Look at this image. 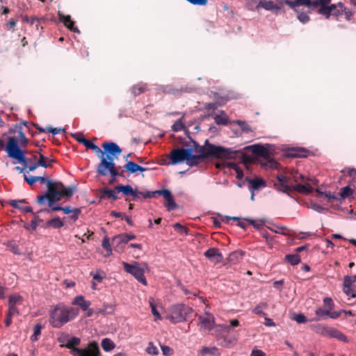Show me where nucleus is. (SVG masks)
Segmentation results:
<instances>
[{
    "label": "nucleus",
    "instance_id": "obj_1",
    "mask_svg": "<svg viewBox=\"0 0 356 356\" xmlns=\"http://www.w3.org/2000/svg\"><path fill=\"white\" fill-rule=\"evenodd\" d=\"M36 181L45 183L47 186V191L45 194L37 197V202L39 204H44L46 202L49 206H52L56 202L60 200L63 197H70L74 191L75 188L72 186L65 188L60 181H53L44 177L35 176Z\"/></svg>",
    "mask_w": 356,
    "mask_h": 356
},
{
    "label": "nucleus",
    "instance_id": "obj_2",
    "mask_svg": "<svg viewBox=\"0 0 356 356\" xmlns=\"http://www.w3.org/2000/svg\"><path fill=\"white\" fill-rule=\"evenodd\" d=\"M6 151L8 156L19 163H22L25 168H28L26 172L34 171L39 166L43 168L51 167V163L55 162L54 159L44 156L40 154L37 162L30 163L31 161H29L25 156L24 152L18 147V141L15 137H10L8 139V143L6 146Z\"/></svg>",
    "mask_w": 356,
    "mask_h": 356
},
{
    "label": "nucleus",
    "instance_id": "obj_3",
    "mask_svg": "<svg viewBox=\"0 0 356 356\" xmlns=\"http://www.w3.org/2000/svg\"><path fill=\"white\" fill-rule=\"evenodd\" d=\"M298 181V179H295L294 181H293L290 176H287L284 174H280L277 176V181L274 183V186L278 191L282 192L287 195H290L294 192L307 195L313 192L314 188L311 186L310 183L304 181L305 184H293V182Z\"/></svg>",
    "mask_w": 356,
    "mask_h": 356
},
{
    "label": "nucleus",
    "instance_id": "obj_4",
    "mask_svg": "<svg viewBox=\"0 0 356 356\" xmlns=\"http://www.w3.org/2000/svg\"><path fill=\"white\" fill-rule=\"evenodd\" d=\"M196 150L200 153L198 156H202L201 157L202 160L209 157L222 159H233L236 154L241 153V151L234 150L232 148L211 144L208 140H206L205 145L200 146L197 145Z\"/></svg>",
    "mask_w": 356,
    "mask_h": 356
},
{
    "label": "nucleus",
    "instance_id": "obj_5",
    "mask_svg": "<svg viewBox=\"0 0 356 356\" xmlns=\"http://www.w3.org/2000/svg\"><path fill=\"white\" fill-rule=\"evenodd\" d=\"M78 314L77 309L67 307L63 304H58L51 312L49 322L54 327L58 328L74 318Z\"/></svg>",
    "mask_w": 356,
    "mask_h": 356
},
{
    "label": "nucleus",
    "instance_id": "obj_6",
    "mask_svg": "<svg viewBox=\"0 0 356 356\" xmlns=\"http://www.w3.org/2000/svg\"><path fill=\"white\" fill-rule=\"evenodd\" d=\"M193 309L184 304H177L171 306L167 319L173 323L186 321L193 314Z\"/></svg>",
    "mask_w": 356,
    "mask_h": 356
},
{
    "label": "nucleus",
    "instance_id": "obj_7",
    "mask_svg": "<svg viewBox=\"0 0 356 356\" xmlns=\"http://www.w3.org/2000/svg\"><path fill=\"white\" fill-rule=\"evenodd\" d=\"M122 265L127 273L132 275L139 282L147 285V280L144 275L145 271L148 270V266L146 264L134 262L131 264L123 261Z\"/></svg>",
    "mask_w": 356,
    "mask_h": 356
},
{
    "label": "nucleus",
    "instance_id": "obj_8",
    "mask_svg": "<svg viewBox=\"0 0 356 356\" xmlns=\"http://www.w3.org/2000/svg\"><path fill=\"white\" fill-rule=\"evenodd\" d=\"M313 330L316 334L322 336L335 338L343 342L348 341L347 337L334 327L323 324H317L313 326Z\"/></svg>",
    "mask_w": 356,
    "mask_h": 356
},
{
    "label": "nucleus",
    "instance_id": "obj_9",
    "mask_svg": "<svg viewBox=\"0 0 356 356\" xmlns=\"http://www.w3.org/2000/svg\"><path fill=\"white\" fill-rule=\"evenodd\" d=\"M190 148H175L173 149L168 157L169 161H165L163 163V164H165L167 165H177L179 163H182L184 161H186L188 156V152Z\"/></svg>",
    "mask_w": 356,
    "mask_h": 356
},
{
    "label": "nucleus",
    "instance_id": "obj_10",
    "mask_svg": "<svg viewBox=\"0 0 356 356\" xmlns=\"http://www.w3.org/2000/svg\"><path fill=\"white\" fill-rule=\"evenodd\" d=\"M157 195H162L163 198L165 200L166 202L165 203L164 205L168 211H172L177 207V204L175 202L173 196L168 189H162L155 191H147L146 197H156Z\"/></svg>",
    "mask_w": 356,
    "mask_h": 356
},
{
    "label": "nucleus",
    "instance_id": "obj_11",
    "mask_svg": "<svg viewBox=\"0 0 356 356\" xmlns=\"http://www.w3.org/2000/svg\"><path fill=\"white\" fill-rule=\"evenodd\" d=\"M73 352L77 356H101L99 344L95 341L89 342L84 348H74Z\"/></svg>",
    "mask_w": 356,
    "mask_h": 356
},
{
    "label": "nucleus",
    "instance_id": "obj_12",
    "mask_svg": "<svg viewBox=\"0 0 356 356\" xmlns=\"http://www.w3.org/2000/svg\"><path fill=\"white\" fill-rule=\"evenodd\" d=\"M99 158L100 159V163L97 165L96 171L101 176H106L111 169L115 166L114 159L106 157L104 152Z\"/></svg>",
    "mask_w": 356,
    "mask_h": 356
},
{
    "label": "nucleus",
    "instance_id": "obj_13",
    "mask_svg": "<svg viewBox=\"0 0 356 356\" xmlns=\"http://www.w3.org/2000/svg\"><path fill=\"white\" fill-rule=\"evenodd\" d=\"M355 282L356 275L344 276L342 290L346 296L351 298H356Z\"/></svg>",
    "mask_w": 356,
    "mask_h": 356
},
{
    "label": "nucleus",
    "instance_id": "obj_14",
    "mask_svg": "<svg viewBox=\"0 0 356 356\" xmlns=\"http://www.w3.org/2000/svg\"><path fill=\"white\" fill-rule=\"evenodd\" d=\"M104 154H106V157L112 159H118L122 153V149L116 143L113 142H104L102 144Z\"/></svg>",
    "mask_w": 356,
    "mask_h": 356
},
{
    "label": "nucleus",
    "instance_id": "obj_15",
    "mask_svg": "<svg viewBox=\"0 0 356 356\" xmlns=\"http://www.w3.org/2000/svg\"><path fill=\"white\" fill-rule=\"evenodd\" d=\"M204 255L211 262L218 264L223 261L224 257L219 249L217 248H210L204 252Z\"/></svg>",
    "mask_w": 356,
    "mask_h": 356
},
{
    "label": "nucleus",
    "instance_id": "obj_16",
    "mask_svg": "<svg viewBox=\"0 0 356 356\" xmlns=\"http://www.w3.org/2000/svg\"><path fill=\"white\" fill-rule=\"evenodd\" d=\"M207 314L208 317H204L202 316L198 317L197 325L200 326L201 329L210 331L215 327V318L213 315L208 313H207Z\"/></svg>",
    "mask_w": 356,
    "mask_h": 356
},
{
    "label": "nucleus",
    "instance_id": "obj_17",
    "mask_svg": "<svg viewBox=\"0 0 356 356\" xmlns=\"http://www.w3.org/2000/svg\"><path fill=\"white\" fill-rule=\"evenodd\" d=\"M59 21L69 30L74 33H80L79 29L74 26V22L72 20L70 15H65L62 12H58Z\"/></svg>",
    "mask_w": 356,
    "mask_h": 356
},
{
    "label": "nucleus",
    "instance_id": "obj_18",
    "mask_svg": "<svg viewBox=\"0 0 356 356\" xmlns=\"http://www.w3.org/2000/svg\"><path fill=\"white\" fill-rule=\"evenodd\" d=\"M250 148L254 154L262 157L266 160H268L270 159L269 151L264 146L261 145H253L250 146Z\"/></svg>",
    "mask_w": 356,
    "mask_h": 356
},
{
    "label": "nucleus",
    "instance_id": "obj_19",
    "mask_svg": "<svg viewBox=\"0 0 356 356\" xmlns=\"http://www.w3.org/2000/svg\"><path fill=\"white\" fill-rule=\"evenodd\" d=\"M260 8H263L266 10L280 9L279 6L272 0H260L256 8L259 10Z\"/></svg>",
    "mask_w": 356,
    "mask_h": 356
},
{
    "label": "nucleus",
    "instance_id": "obj_20",
    "mask_svg": "<svg viewBox=\"0 0 356 356\" xmlns=\"http://www.w3.org/2000/svg\"><path fill=\"white\" fill-rule=\"evenodd\" d=\"M72 304L74 305H79L83 311L88 310V307L91 305L90 302L88 300H86L85 298L83 296H76L72 300Z\"/></svg>",
    "mask_w": 356,
    "mask_h": 356
},
{
    "label": "nucleus",
    "instance_id": "obj_21",
    "mask_svg": "<svg viewBox=\"0 0 356 356\" xmlns=\"http://www.w3.org/2000/svg\"><path fill=\"white\" fill-rule=\"evenodd\" d=\"M124 168L131 174L136 173L138 171L144 172L147 170V168H143L133 161H127L124 165Z\"/></svg>",
    "mask_w": 356,
    "mask_h": 356
},
{
    "label": "nucleus",
    "instance_id": "obj_22",
    "mask_svg": "<svg viewBox=\"0 0 356 356\" xmlns=\"http://www.w3.org/2000/svg\"><path fill=\"white\" fill-rule=\"evenodd\" d=\"M81 343V339L78 337H73L70 340L67 341V343L65 344H61L60 347L63 348L65 347L68 349H70V353L73 356H77V355H75L73 352V350L74 348H78L76 347V346H79Z\"/></svg>",
    "mask_w": 356,
    "mask_h": 356
},
{
    "label": "nucleus",
    "instance_id": "obj_23",
    "mask_svg": "<svg viewBox=\"0 0 356 356\" xmlns=\"http://www.w3.org/2000/svg\"><path fill=\"white\" fill-rule=\"evenodd\" d=\"M126 236L124 234L115 236L113 238V243L115 245V248L122 250L124 245L128 243Z\"/></svg>",
    "mask_w": 356,
    "mask_h": 356
},
{
    "label": "nucleus",
    "instance_id": "obj_24",
    "mask_svg": "<svg viewBox=\"0 0 356 356\" xmlns=\"http://www.w3.org/2000/svg\"><path fill=\"white\" fill-rule=\"evenodd\" d=\"M147 90L148 88L146 83H138L132 86L131 92L133 96L136 97V96L145 92Z\"/></svg>",
    "mask_w": 356,
    "mask_h": 356
},
{
    "label": "nucleus",
    "instance_id": "obj_25",
    "mask_svg": "<svg viewBox=\"0 0 356 356\" xmlns=\"http://www.w3.org/2000/svg\"><path fill=\"white\" fill-rule=\"evenodd\" d=\"M188 154L189 155L185 162L191 167L197 165L202 161L201 159L202 156L193 154V150L191 148L189 149Z\"/></svg>",
    "mask_w": 356,
    "mask_h": 356
},
{
    "label": "nucleus",
    "instance_id": "obj_26",
    "mask_svg": "<svg viewBox=\"0 0 356 356\" xmlns=\"http://www.w3.org/2000/svg\"><path fill=\"white\" fill-rule=\"evenodd\" d=\"M25 202H26L25 200H20L19 201H17V200H10L8 202V204L10 206H12L13 208L19 209L22 210V211H24V212L32 213L33 212L32 207H22V206L19 205L20 204H24Z\"/></svg>",
    "mask_w": 356,
    "mask_h": 356
},
{
    "label": "nucleus",
    "instance_id": "obj_27",
    "mask_svg": "<svg viewBox=\"0 0 356 356\" xmlns=\"http://www.w3.org/2000/svg\"><path fill=\"white\" fill-rule=\"evenodd\" d=\"M243 255L244 252L243 251L236 250L229 254L227 260L229 263L235 264L242 260Z\"/></svg>",
    "mask_w": 356,
    "mask_h": 356
},
{
    "label": "nucleus",
    "instance_id": "obj_28",
    "mask_svg": "<svg viewBox=\"0 0 356 356\" xmlns=\"http://www.w3.org/2000/svg\"><path fill=\"white\" fill-rule=\"evenodd\" d=\"M49 207L50 208L41 209V211H46V213H49L51 211H63L64 212V213L69 214V213H71L72 211H73V209H72L71 207H62L58 205L55 206L54 204H53L52 206H49Z\"/></svg>",
    "mask_w": 356,
    "mask_h": 356
},
{
    "label": "nucleus",
    "instance_id": "obj_29",
    "mask_svg": "<svg viewBox=\"0 0 356 356\" xmlns=\"http://www.w3.org/2000/svg\"><path fill=\"white\" fill-rule=\"evenodd\" d=\"M285 3L292 9L297 10L300 6H305L309 3V0H285Z\"/></svg>",
    "mask_w": 356,
    "mask_h": 356
},
{
    "label": "nucleus",
    "instance_id": "obj_30",
    "mask_svg": "<svg viewBox=\"0 0 356 356\" xmlns=\"http://www.w3.org/2000/svg\"><path fill=\"white\" fill-rule=\"evenodd\" d=\"M335 8V4L330 6H321L318 9V13L323 15L326 19H329L332 15V11Z\"/></svg>",
    "mask_w": 356,
    "mask_h": 356
},
{
    "label": "nucleus",
    "instance_id": "obj_31",
    "mask_svg": "<svg viewBox=\"0 0 356 356\" xmlns=\"http://www.w3.org/2000/svg\"><path fill=\"white\" fill-rule=\"evenodd\" d=\"M164 93L168 95H178L184 91L182 89L177 88L172 85H167L162 88Z\"/></svg>",
    "mask_w": 356,
    "mask_h": 356
},
{
    "label": "nucleus",
    "instance_id": "obj_32",
    "mask_svg": "<svg viewBox=\"0 0 356 356\" xmlns=\"http://www.w3.org/2000/svg\"><path fill=\"white\" fill-rule=\"evenodd\" d=\"M23 303V298L19 294H13L9 296L8 305H21Z\"/></svg>",
    "mask_w": 356,
    "mask_h": 356
},
{
    "label": "nucleus",
    "instance_id": "obj_33",
    "mask_svg": "<svg viewBox=\"0 0 356 356\" xmlns=\"http://www.w3.org/2000/svg\"><path fill=\"white\" fill-rule=\"evenodd\" d=\"M64 225L63 221L59 217H55L54 218L47 221L46 227H51L54 229H58Z\"/></svg>",
    "mask_w": 356,
    "mask_h": 356
},
{
    "label": "nucleus",
    "instance_id": "obj_34",
    "mask_svg": "<svg viewBox=\"0 0 356 356\" xmlns=\"http://www.w3.org/2000/svg\"><path fill=\"white\" fill-rule=\"evenodd\" d=\"M214 120L218 125H227L229 123L228 117L224 111H222L220 115H216Z\"/></svg>",
    "mask_w": 356,
    "mask_h": 356
},
{
    "label": "nucleus",
    "instance_id": "obj_35",
    "mask_svg": "<svg viewBox=\"0 0 356 356\" xmlns=\"http://www.w3.org/2000/svg\"><path fill=\"white\" fill-rule=\"evenodd\" d=\"M115 190L118 192H122L125 195H132L134 193V189L131 187V186L127 184L126 186L120 185L115 187Z\"/></svg>",
    "mask_w": 356,
    "mask_h": 356
},
{
    "label": "nucleus",
    "instance_id": "obj_36",
    "mask_svg": "<svg viewBox=\"0 0 356 356\" xmlns=\"http://www.w3.org/2000/svg\"><path fill=\"white\" fill-rule=\"evenodd\" d=\"M107 197L108 198L113 199L116 200L118 199V196L117 195L115 190L110 188H104L102 191V197Z\"/></svg>",
    "mask_w": 356,
    "mask_h": 356
},
{
    "label": "nucleus",
    "instance_id": "obj_37",
    "mask_svg": "<svg viewBox=\"0 0 356 356\" xmlns=\"http://www.w3.org/2000/svg\"><path fill=\"white\" fill-rule=\"evenodd\" d=\"M147 192H141L138 189H134V193H132L134 201H142V199L153 198V197H146Z\"/></svg>",
    "mask_w": 356,
    "mask_h": 356
},
{
    "label": "nucleus",
    "instance_id": "obj_38",
    "mask_svg": "<svg viewBox=\"0 0 356 356\" xmlns=\"http://www.w3.org/2000/svg\"><path fill=\"white\" fill-rule=\"evenodd\" d=\"M84 146L88 149L93 150L98 157L99 156H102V154L104 153V152L97 145L89 140H87Z\"/></svg>",
    "mask_w": 356,
    "mask_h": 356
},
{
    "label": "nucleus",
    "instance_id": "obj_39",
    "mask_svg": "<svg viewBox=\"0 0 356 356\" xmlns=\"http://www.w3.org/2000/svg\"><path fill=\"white\" fill-rule=\"evenodd\" d=\"M285 260L292 266H296L300 262V258L298 254H286Z\"/></svg>",
    "mask_w": 356,
    "mask_h": 356
},
{
    "label": "nucleus",
    "instance_id": "obj_40",
    "mask_svg": "<svg viewBox=\"0 0 356 356\" xmlns=\"http://www.w3.org/2000/svg\"><path fill=\"white\" fill-rule=\"evenodd\" d=\"M115 311V305L104 304L102 309H99L97 313L102 314H111Z\"/></svg>",
    "mask_w": 356,
    "mask_h": 356
},
{
    "label": "nucleus",
    "instance_id": "obj_41",
    "mask_svg": "<svg viewBox=\"0 0 356 356\" xmlns=\"http://www.w3.org/2000/svg\"><path fill=\"white\" fill-rule=\"evenodd\" d=\"M102 348L105 351H110L115 348V343L108 338H105L102 341L101 343Z\"/></svg>",
    "mask_w": 356,
    "mask_h": 356
},
{
    "label": "nucleus",
    "instance_id": "obj_42",
    "mask_svg": "<svg viewBox=\"0 0 356 356\" xmlns=\"http://www.w3.org/2000/svg\"><path fill=\"white\" fill-rule=\"evenodd\" d=\"M184 116L177 120L172 126V130L175 132L179 131L186 129L184 123L183 122Z\"/></svg>",
    "mask_w": 356,
    "mask_h": 356
},
{
    "label": "nucleus",
    "instance_id": "obj_43",
    "mask_svg": "<svg viewBox=\"0 0 356 356\" xmlns=\"http://www.w3.org/2000/svg\"><path fill=\"white\" fill-rule=\"evenodd\" d=\"M42 326L40 323H37L33 327V334L31 337V339L33 341H36L38 340L40 335L41 334V330Z\"/></svg>",
    "mask_w": 356,
    "mask_h": 356
},
{
    "label": "nucleus",
    "instance_id": "obj_44",
    "mask_svg": "<svg viewBox=\"0 0 356 356\" xmlns=\"http://www.w3.org/2000/svg\"><path fill=\"white\" fill-rule=\"evenodd\" d=\"M315 313L316 317L312 319V321H320L321 319H323L325 316H328L329 310L323 309L322 308L318 307L316 309Z\"/></svg>",
    "mask_w": 356,
    "mask_h": 356
},
{
    "label": "nucleus",
    "instance_id": "obj_45",
    "mask_svg": "<svg viewBox=\"0 0 356 356\" xmlns=\"http://www.w3.org/2000/svg\"><path fill=\"white\" fill-rule=\"evenodd\" d=\"M353 193V189H351L349 186H345L340 189L339 196L340 197V198L345 199L352 195Z\"/></svg>",
    "mask_w": 356,
    "mask_h": 356
},
{
    "label": "nucleus",
    "instance_id": "obj_46",
    "mask_svg": "<svg viewBox=\"0 0 356 356\" xmlns=\"http://www.w3.org/2000/svg\"><path fill=\"white\" fill-rule=\"evenodd\" d=\"M250 184L252 189L254 190H258L260 188L264 187L266 186L265 181L263 179L259 178L250 180Z\"/></svg>",
    "mask_w": 356,
    "mask_h": 356
},
{
    "label": "nucleus",
    "instance_id": "obj_47",
    "mask_svg": "<svg viewBox=\"0 0 356 356\" xmlns=\"http://www.w3.org/2000/svg\"><path fill=\"white\" fill-rule=\"evenodd\" d=\"M294 11L297 13L298 15V19L302 22V23H307V22H309V17L308 15V13H304V12H301L300 10V8H298V10H294Z\"/></svg>",
    "mask_w": 356,
    "mask_h": 356
},
{
    "label": "nucleus",
    "instance_id": "obj_48",
    "mask_svg": "<svg viewBox=\"0 0 356 356\" xmlns=\"http://www.w3.org/2000/svg\"><path fill=\"white\" fill-rule=\"evenodd\" d=\"M267 303L260 302L254 309L253 313L258 315L266 316V314L263 312V309L267 308Z\"/></svg>",
    "mask_w": 356,
    "mask_h": 356
},
{
    "label": "nucleus",
    "instance_id": "obj_49",
    "mask_svg": "<svg viewBox=\"0 0 356 356\" xmlns=\"http://www.w3.org/2000/svg\"><path fill=\"white\" fill-rule=\"evenodd\" d=\"M339 6L340 7V10L342 11V15H345L346 19L350 20L353 15V12L348 9L341 2L339 3Z\"/></svg>",
    "mask_w": 356,
    "mask_h": 356
},
{
    "label": "nucleus",
    "instance_id": "obj_50",
    "mask_svg": "<svg viewBox=\"0 0 356 356\" xmlns=\"http://www.w3.org/2000/svg\"><path fill=\"white\" fill-rule=\"evenodd\" d=\"M275 229H270L273 232L283 235H289L290 229L285 226L275 225Z\"/></svg>",
    "mask_w": 356,
    "mask_h": 356
},
{
    "label": "nucleus",
    "instance_id": "obj_51",
    "mask_svg": "<svg viewBox=\"0 0 356 356\" xmlns=\"http://www.w3.org/2000/svg\"><path fill=\"white\" fill-rule=\"evenodd\" d=\"M218 352V348L216 347L209 348V347H203L200 352V356H203L206 354L215 355Z\"/></svg>",
    "mask_w": 356,
    "mask_h": 356
},
{
    "label": "nucleus",
    "instance_id": "obj_52",
    "mask_svg": "<svg viewBox=\"0 0 356 356\" xmlns=\"http://www.w3.org/2000/svg\"><path fill=\"white\" fill-rule=\"evenodd\" d=\"M18 134H19V139L15 138L18 141V145L20 144V145L22 147H25L26 146V145L28 144V139L26 138V137L25 136V134L21 129L19 131ZM18 147H19V145H18Z\"/></svg>",
    "mask_w": 356,
    "mask_h": 356
},
{
    "label": "nucleus",
    "instance_id": "obj_53",
    "mask_svg": "<svg viewBox=\"0 0 356 356\" xmlns=\"http://www.w3.org/2000/svg\"><path fill=\"white\" fill-rule=\"evenodd\" d=\"M342 313H345L346 315L352 316L353 314L350 311L346 312L344 310H341L339 312H332V310H329L328 316L331 318L336 319L339 318Z\"/></svg>",
    "mask_w": 356,
    "mask_h": 356
},
{
    "label": "nucleus",
    "instance_id": "obj_54",
    "mask_svg": "<svg viewBox=\"0 0 356 356\" xmlns=\"http://www.w3.org/2000/svg\"><path fill=\"white\" fill-rule=\"evenodd\" d=\"M234 123L238 124L241 127L242 131L245 133H249L252 131L250 125L245 121L236 120L234 122Z\"/></svg>",
    "mask_w": 356,
    "mask_h": 356
},
{
    "label": "nucleus",
    "instance_id": "obj_55",
    "mask_svg": "<svg viewBox=\"0 0 356 356\" xmlns=\"http://www.w3.org/2000/svg\"><path fill=\"white\" fill-rule=\"evenodd\" d=\"M149 305L151 307L152 313L154 315V316L155 317V321H156L158 319H161V315L159 313V312L157 311L155 305L154 304V299L153 298L149 299Z\"/></svg>",
    "mask_w": 356,
    "mask_h": 356
},
{
    "label": "nucleus",
    "instance_id": "obj_56",
    "mask_svg": "<svg viewBox=\"0 0 356 356\" xmlns=\"http://www.w3.org/2000/svg\"><path fill=\"white\" fill-rule=\"evenodd\" d=\"M226 218L227 220H233L235 221H238V226H239L240 227H241L243 229H245L247 227V224L243 222L244 220H245V218H239V217H229V216H226Z\"/></svg>",
    "mask_w": 356,
    "mask_h": 356
},
{
    "label": "nucleus",
    "instance_id": "obj_57",
    "mask_svg": "<svg viewBox=\"0 0 356 356\" xmlns=\"http://www.w3.org/2000/svg\"><path fill=\"white\" fill-rule=\"evenodd\" d=\"M175 229L179 232L181 234H184L185 235H188L189 233V229L186 227L183 226L180 223H175L173 225Z\"/></svg>",
    "mask_w": 356,
    "mask_h": 356
},
{
    "label": "nucleus",
    "instance_id": "obj_58",
    "mask_svg": "<svg viewBox=\"0 0 356 356\" xmlns=\"http://www.w3.org/2000/svg\"><path fill=\"white\" fill-rule=\"evenodd\" d=\"M72 136L76 141H78L79 143L83 144V145H85L86 143L88 140V139H86L81 133H75L72 134Z\"/></svg>",
    "mask_w": 356,
    "mask_h": 356
},
{
    "label": "nucleus",
    "instance_id": "obj_59",
    "mask_svg": "<svg viewBox=\"0 0 356 356\" xmlns=\"http://www.w3.org/2000/svg\"><path fill=\"white\" fill-rule=\"evenodd\" d=\"M217 332H222L224 333H229L230 332V326L226 324L215 325Z\"/></svg>",
    "mask_w": 356,
    "mask_h": 356
},
{
    "label": "nucleus",
    "instance_id": "obj_60",
    "mask_svg": "<svg viewBox=\"0 0 356 356\" xmlns=\"http://www.w3.org/2000/svg\"><path fill=\"white\" fill-rule=\"evenodd\" d=\"M323 303L325 307L327 308V310H332L334 307L332 299L329 297H326L323 299Z\"/></svg>",
    "mask_w": 356,
    "mask_h": 356
},
{
    "label": "nucleus",
    "instance_id": "obj_61",
    "mask_svg": "<svg viewBox=\"0 0 356 356\" xmlns=\"http://www.w3.org/2000/svg\"><path fill=\"white\" fill-rule=\"evenodd\" d=\"M229 166L236 171L237 174L236 177L239 179H242L243 177V170L236 163H231Z\"/></svg>",
    "mask_w": 356,
    "mask_h": 356
},
{
    "label": "nucleus",
    "instance_id": "obj_62",
    "mask_svg": "<svg viewBox=\"0 0 356 356\" xmlns=\"http://www.w3.org/2000/svg\"><path fill=\"white\" fill-rule=\"evenodd\" d=\"M308 9L311 8H316L318 6H321V2L320 0H309V3L305 5Z\"/></svg>",
    "mask_w": 356,
    "mask_h": 356
},
{
    "label": "nucleus",
    "instance_id": "obj_63",
    "mask_svg": "<svg viewBox=\"0 0 356 356\" xmlns=\"http://www.w3.org/2000/svg\"><path fill=\"white\" fill-rule=\"evenodd\" d=\"M102 247L106 250H107L108 252H109V253L111 252V244H110V241H109V238L108 236H105L102 241Z\"/></svg>",
    "mask_w": 356,
    "mask_h": 356
},
{
    "label": "nucleus",
    "instance_id": "obj_64",
    "mask_svg": "<svg viewBox=\"0 0 356 356\" xmlns=\"http://www.w3.org/2000/svg\"><path fill=\"white\" fill-rule=\"evenodd\" d=\"M245 221L248 222L250 225H253L257 229H259L260 227L264 223V221L261 220H252V219H250V218H247V219H245Z\"/></svg>",
    "mask_w": 356,
    "mask_h": 356
}]
</instances>
